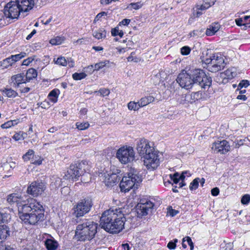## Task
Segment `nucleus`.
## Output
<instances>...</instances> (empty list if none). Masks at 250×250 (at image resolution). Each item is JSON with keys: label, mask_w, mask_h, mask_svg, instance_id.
<instances>
[{"label": "nucleus", "mask_w": 250, "mask_h": 250, "mask_svg": "<svg viewBox=\"0 0 250 250\" xmlns=\"http://www.w3.org/2000/svg\"><path fill=\"white\" fill-rule=\"evenodd\" d=\"M125 218L120 209L104 211L100 218L101 228L110 233H118L124 228Z\"/></svg>", "instance_id": "obj_1"}, {"label": "nucleus", "mask_w": 250, "mask_h": 250, "mask_svg": "<svg viewBox=\"0 0 250 250\" xmlns=\"http://www.w3.org/2000/svg\"><path fill=\"white\" fill-rule=\"evenodd\" d=\"M29 202V206L20 208L19 217L26 224L35 225L38 222L44 220V210L36 199H30Z\"/></svg>", "instance_id": "obj_2"}, {"label": "nucleus", "mask_w": 250, "mask_h": 250, "mask_svg": "<svg viewBox=\"0 0 250 250\" xmlns=\"http://www.w3.org/2000/svg\"><path fill=\"white\" fill-rule=\"evenodd\" d=\"M137 150L144 158V165L148 169H155L159 164L158 152L151 146L149 142L144 138L137 143Z\"/></svg>", "instance_id": "obj_3"}, {"label": "nucleus", "mask_w": 250, "mask_h": 250, "mask_svg": "<svg viewBox=\"0 0 250 250\" xmlns=\"http://www.w3.org/2000/svg\"><path fill=\"white\" fill-rule=\"evenodd\" d=\"M97 229V223L89 219H83L77 226L75 236L79 241L91 240L96 234Z\"/></svg>", "instance_id": "obj_4"}, {"label": "nucleus", "mask_w": 250, "mask_h": 250, "mask_svg": "<svg viewBox=\"0 0 250 250\" xmlns=\"http://www.w3.org/2000/svg\"><path fill=\"white\" fill-rule=\"evenodd\" d=\"M127 176H124L120 183L121 191L126 192L129 191L136 183L142 181V177L139 172L135 168L130 167L127 173Z\"/></svg>", "instance_id": "obj_5"}, {"label": "nucleus", "mask_w": 250, "mask_h": 250, "mask_svg": "<svg viewBox=\"0 0 250 250\" xmlns=\"http://www.w3.org/2000/svg\"><path fill=\"white\" fill-rule=\"evenodd\" d=\"M87 171H90V168L86 161L77 162L70 166L67 172L64 174L63 178L65 179L76 181L83 172H85Z\"/></svg>", "instance_id": "obj_6"}, {"label": "nucleus", "mask_w": 250, "mask_h": 250, "mask_svg": "<svg viewBox=\"0 0 250 250\" xmlns=\"http://www.w3.org/2000/svg\"><path fill=\"white\" fill-rule=\"evenodd\" d=\"M190 75L193 85L197 84L204 89L208 88L211 84V77L207 76L201 69H190Z\"/></svg>", "instance_id": "obj_7"}, {"label": "nucleus", "mask_w": 250, "mask_h": 250, "mask_svg": "<svg viewBox=\"0 0 250 250\" xmlns=\"http://www.w3.org/2000/svg\"><path fill=\"white\" fill-rule=\"evenodd\" d=\"M93 206V203L91 198L87 197L81 199L74 205L73 214L77 218L82 217L91 210Z\"/></svg>", "instance_id": "obj_8"}, {"label": "nucleus", "mask_w": 250, "mask_h": 250, "mask_svg": "<svg viewBox=\"0 0 250 250\" xmlns=\"http://www.w3.org/2000/svg\"><path fill=\"white\" fill-rule=\"evenodd\" d=\"M204 62L208 64V71L211 72H216L225 67V63L224 59L221 54L217 53L207 58Z\"/></svg>", "instance_id": "obj_9"}, {"label": "nucleus", "mask_w": 250, "mask_h": 250, "mask_svg": "<svg viewBox=\"0 0 250 250\" xmlns=\"http://www.w3.org/2000/svg\"><path fill=\"white\" fill-rule=\"evenodd\" d=\"M191 76L190 69H184L178 74L176 81L182 88L188 90L193 86Z\"/></svg>", "instance_id": "obj_10"}, {"label": "nucleus", "mask_w": 250, "mask_h": 250, "mask_svg": "<svg viewBox=\"0 0 250 250\" xmlns=\"http://www.w3.org/2000/svg\"><path fill=\"white\" fill-rule=\"evenodd\" d=\"M4 13L6 17L11 19H17L20 16L24 18L27 15L21 12L16 1L8 2L4 7Z\"/></svg>", "instance_id": "obj_11"}, {"label": "nucleus", "mask_w": 250, "mask_h": 250, "mask_svg": "<svg viewBox=\"0 0 250 250\" xmlns=\"http://www.w3.org/2000/svg\"><path fill=\"white\" fill-rule=\"evenodd\" d=\"M135 153L133 148L131 146H123L117 152L116 157L122 164H127L134 159Z\"/></svg>", "instance_id": "obj_12"}, {"label": "nucleus", "mask_w": 250, "mask_h": 250, "mask_svg": "<svg viewBox=\"0 0 250 250\" xmlns=\"http://www.w3.org/2000/svg\"><path fill=\"white\" fill-rule=\"evenodd\" d=\"M46 188L44 183L42 181L32 182L27 187L26 192L34 197L41 195Z\"/></svg>", "instance_id": "obj_13"}, {"label": "nucleus", "mask_w": 250, "mask_h": 250, "mask_svg": "<svg viewBox=\"0 0 250 250\" xmlns=\"http://www.w3.org/2000/svg\"><path fill=\"white\" fill-rule=\"evenodd\" d=\"M154 204L146 199H141L136 206L137 213L139 216H146L152 209Z\"/></svg>", "instance_id": "obj_14"}, {"label": "nucleus", "mask_w": 250, "mask_h": 250, "mask_svg": "<svg viewBox=\"0 0 250 250\" xmlns=\"http://www.w3.org/2000/svg\"><path fill=\"white\" fill-rule=\"evenodd\" d=\"M202 97V94L200 91L183 95L180 98V103L183 104L188 103L192 104L194 103L195 101L201 99Z\"/></svg>", "instance_id": "obj_15"}, {"label": "nucleus", "mask_w": 250, "mask_h": 250, "mask_svg": "<svg viewBox=\"0 0 250 250\" xmlns=\"http://www.w3.org/2000/svg\"><path fill=\"white\" fill-rule=\"evenodd\" d=\"M212 149L217 152L225 154L230 149V146L228 141L223 140L221 141H217L212 144Z\"/></svg>", "instance_id": "obj_16"}, {"label": "nucleus", "mask_w": 250, "mask_h": 250, "mask_svg": "<svg viewBox=\"0 0 250 250\" xmlns=\"http://www.w3.org/2000/svg\"><path fill=\"white\" fill-rule=\"evenodd\" d=\"M43 242L47 250H56L59 246L58 241L49 234H44Z\"/></svg>", "instance_id": "obj_17"}, {"label": "nucleus", "mask_w": 250, "mask_h": 250, "mask_svg": "<svg viewBox=\"0 0 250 250\" xmlns=\"http://www.w3.org/2000/svg\"><path fill=\"white\" fill-rule=\"evenodd\" d=\"M16 1L23 14L31 10L34 5L33 0H17Z\"/></svg>", "instance_id": "obj_18"}, {"label": "nucleus", "mask_w": 250, "mask_h": 250, "mask_svg": "<svg viewBox=\"0 0 250 250\" xmlns=\"http://www.w3.org/2000/svg\"><path fill=\"white\" fill-rule=\"evenodd\" d=\"M32 199L33 198H29L25 195H22L21 194H19V199L17 204L18 212H19L20 208H22L24 206H29V200Z\"/></svg>", "instance_id": "obj_19"}, {"label": "nucleus", "mask_w": 250, "mask_h": 250, "mask_svg": "<svg viewBox=\"0 0 250 250\" xmlns=\"http://www.w3.org/2000/svg\"><path fill=\"white\" fill-rule=\"evenodd\" d=\"M10 230L8 227L5 225L0 226V241L2 243L10 236Z\"/></svg>", "instance_id": "obj_20"}, {"label": "nucleus", "mask_w": 250, "mask_h": 250, "mask_svg": "<svg viewBox=\"0 0 250 250\" xmlns=\"http://www.w3.org/2000/svg\"><path fill=\"white\" fill-rule=\"evenodd\" d=\"M220 28V25L218 23H212L206 30V34L208 36H212L219 30Z\"/></svg>", "instance_id": "obj_21"}, {"label": "nucleus", "mask_w": 250, "mask_h": 250, "mask_svg": "<svg viewBox=\"0 0 250 250\" xmlns=\"http://www.w3.org/2000/svg\"><path fill=\"white\" fill-rule=\"evenodd\" d=\"M11 81L17 86H19L20 84L26 83L27 82L23 79V75L21 73L13 76L11 77Z\"/></svg>", "instance_id": "obj_22"}, {"label": "nucleus", "mask_w": 250, "mask_h": 250, "mask_svg": "<svg viewBox=\"0 0 250 250\" xmlns=\"http://www.w3.org/2000/svg\"><path fill=\"white\" fill-rule=\"evenodd\" d=\"M51 181L50 186L51 189L57 188L62 185V179L56 176H53L51 178Z\"/></svg>", "instance_id": "obj_23"}, {"label": "nucleus", "mask_w": 250, "mask_h": 250, "mask_svg": "<svg viewBox=\"0 0 250 250\" xmlns=\"http://www.w3.org/2000/svg\"><path fill=\"white\" fill-rule=\"evenodd\" d=\"M154 99V98L151 96L142 98L140 100L138 101L140 108L153 102Z\"/></svg>", "instance_id": "obj_24"}, {"label": "nucleus", "mask_w": 250, "mask_h": 250, "mask_svg": "<svg viewBox=\"0 0 250 250\" xmlns=\"http://www.w3.org/2000/svg\"><path fill=\"white\" fill-rule=\"evenodd\" d=\"M60 91L58 89L51 90L48 95V99L53 103L57 102Z\"/></svg>", "instance_id": "obj_25"}, {"label": "nucleus", "mask_w": 250, "mask_h": 250, "mask_svg": "<svg viewBox=\"0 0 250 250\" xmlns=\"http://www.w3.org/2000/svg\"><path fill=\"white\" fill-rule=\"evenodd\" d=\"M215 3V1L211 0H207V1H203V3L197 6V8L198 10H205L209 8L211 6L213 5Z\"/></svg>", "instance_id": "obj_26"}, {"label": "nucleus", "mask_w": 250, "mask_h": 250, "mask_svg": "<svg viewBox=\"0 0 250 250\" xmlns=\"http://www.w3.org/2000/svg\"><path fill=\"white\" fill-rule=\"evenodd\" d=\"M19 199L18 193H12L9 194L7 198V202L11 205L16 204L17 206L18 201Z\"/></svg>", "instance_id": "obj_27"}, {"label": "nucleus", "mask_w": 250, "mask_h": 250, "mask_svg": "<svg viewBox=\"0 0 250 250\" xmlns=\"http://www.w3.org/2000/svg\"><path fill=\"white\" fill-rule=\"evenodd\" d=\"M106 35V32L103 28L99 29L97 31H94L93 32V36L98 40L104 39Z\"/></svg>", "instance_id": "obj_28"}, {"label": "nucleus", "mask_w": 250, "mask_h": 250, "mask_svg": "<svg viewBox=\"0 0 250 250\" xmlns=\"http://www.w3.org/2000/svg\"><path fill=\"white\" fill-rule=\"evenodd\" d=\"M1 91L3 95L8 98H15L18 95V93L11 88H4Z\"/></svg>", "instance_id": "obj_29"}, {"label": "nucleus", "mask_w": 250, "mask_h": 250, "mask_svg": "<svg viewBox=\"0 0 250 250\" xmlns=\"http://www.w3.org/2000/svg\"><path fill=\"white\" fill-rule=\"evenodd\" d=\"M37 76V72L34 68L29 69L26 72V81L29 82L33 78H35Z\"/></svg>", "instance_id": "obj_30"}, {"label": "nucleus", "mask_w": 250, "mask_h": 250, "mask_svg": "<svg viewBox=\"0 0 250 250\" xmlns=\"http://www.w3.org/2000/svg\"><path fill=\"white\" fill-rule=\"evenodd\" d=\"M90 171H87L85 172H83V174L80 176H81V181L83 183H87L91 181V176L89 173Z\"/></svg>", "instance_id": "obj_31"}, {"label": "nucleus", "mask_w": 250, "mask_h": 250, "mask_svg": "<svg viewBox=\"0 0 250 250\" xmlns=\"http://www.w3.org/2000/svg\"><path fill=\"white\" fill-rule=\"evenodd\" d=\"M109 63V61L108 60H105L104 61H102L97 63L94 65L95 70L96 71H99L104 66H107Z\"/></svg>", "instance_id": "obj_32"}, {"label": "nucleus", "mask_w": 250, "mask_h": 250, "mask_svg": "<svg viewBox=\"0 0 250 250\" xmlns=\"http://www.w3.org/2000/svg\"><path fill=\"white\" fill-rule=\"evenodd\" d=\"M120 179L116 174H111L108 179L107 183L110 186L116 184L119 181Z\"/></svg>", "instance_id": "obj_33"}, {"label": "nucleus", "mask_w": 250, "mask_h": 250, "mask_svg": "<svg viewBox=\"0 0 250 250\" xmlns=\"http://www.w3.org/2000/svg\"><path fill=\"white\" fill-rule=\"evenodd\" d=\"M26 55V53L25 52H21L20 54H16L15 55H11L10 57L12 60V62L14 63L15 62L19 61L21 59L25 57Z\"/></svg>", "instance_id": "obj_34"}, {"label": "nucleus", "mask_w": 250, "mask_h": 250, "mask_svg": "<svg viewBox=\"0 0 250 250\" xmlns=\"http://www.w3.org/2000/svg\"><path fill=\"white\" fill-rule=\"evenodd\" d=\"M246 140L250 141L248 138H245L244 139H236L233 142L232 146L235 148H239L240 146L244 144Z\"/></svg>", "instance_id": "obj_35"}, {"label": "nucleus", "mask_w": 250, "mask_h": 250, "mask_svg": "<svg viewBox=\"0 0 250 250\" xmlns=\"http://www.w3.org/2000/svg\"><path fill=\"white\" fill-rule=\"evenodd\" d=\"M142 6V4L141 2H133L130 3L126 7V9H128L130 10L132 9L138 10L141 8Z\"/></svg>", "instance_id": "obj_36"}, {"label": "nucleus", "mask_w": 250, "mask_h": 250, "mask_svg": "<svg viewBox=\"0 0 250 250\" xmlns=\"http://www.w3.org/2000/svg\"><path fill=\"white\" fill-rule=\"evenodd\" d=\"M64 40V37L58 36L54 39H52L50 41V43L52 45H59L63 42Z\"/></svg>", "instance_id": "obj_37"}, {"label": "nucleus", "mask_w": 250, "mask_h": 250, "mask_svg": "<svg viewBox=\"0 0 250 250\" xmlns=\"http://www.w3.org/2000/svg\"><path fill=\"white\" fill-rule=\"evenodd\" d=\"M127 106L129 110H133L134 111L138 110L140 108L138 102L137 103L132 101L130 102L128 104Z\"/></svg>", "instance_id": "obj_38"}, {"label": "nucleus", "mask_w": 250, "mask_h": 250, "mask_svg": "<svg viewBox=\"0 0 250 250\" xmlns=\"http://www.w3.org/2000/svg\"><path fill=\"white\" fill-rule=\"evenodd\" d=\"M54 61L56 64L60 65L66 66L67 64V61L63 57H60L58 58L57 60L54 59Z\"/></svg>", "instance_id": "obj_39"}, {"label": "nucleus", "mask_w": 250, "mask_h": 250, "mask_svg": "<svg viewBox=\"0 0 250 250\" xmlns=\"http://www.w3.org/2000/svg\"><path fill=\"white\" fill-rule=\"evenodd\" d=\"M87 75L84 72L75 73L72 75V78L74 80H81L86 77Z\"/></svg>", "instance_id": "obj_40"}, {"label": "nucleus", "mask_w": 250, "mask_h": 250, "mask_svg": "<svg viewBox=\"0 0 250 250\" xmlns=\"http://www.w3.org/2000/svg\"><path fill=\"white\" fill-rule=\"evenodd\" d=\"M13 63L12 60L9 57L2 61L1 66L4 68H7L9 66H11Z\"/></svg>", "instance_id": "obj_41"}, {"label": "nucleus", "mask_w": 250, "mask_h": 250, "mask_svg": "<svg viewBox=\"0 0 250 250\" xmlns=\"http://www.w3.org/2000/svg\"><path fill=\"white\" fill-rule=\"evenodd\" d=\"M77 128L79 130H85L88 128L89 124L88 122L80 123L77 122L76 124Z\"/></svg>", "instance_id": "obj_42"}, {"label": "nucleus", "mask_w": 250, "mask_h": 250, "mask_svg": "<svg viewBox=\"0 0 250 250\" xmlns=\"http://www.w3.org/2000/svg\"><path fill=\"white\" fill-rule=\"evenodd\" d=\"M111 32L112 36L114 37L119 35L121 38H122L124 35L123 31L122 30L119 31L118 27L112 29Z\"/></svg>", "instance_id": "obj_43"}, {"label": "nucleus", "mask_w": 250, "mask_h": 250, "mask_svg": "<svg viewBox=\"0 0 250 250\" xmlns=\"http://www.w3.org/2000/svg\"><path fill=\"white\" fill-rule=\"evenodd\" d=\"M34 151L32 149H29L28 151L23 155L22 158L24 161L29 160L31 157L33 156Z\"/></svg>", "instance_id": "obj_44"}, {"label": "nucleus", "mask_w": 250, "mask_h": 250, "mask_svg": "<svg viewBox=\"0 0 250 250\" xmlns=\"http://www.w3.org/2000/svg\"><path fill=\"white\" fill-rule=\"evenodd\" d=\"M199 178H195L192 181V182L190 183L189 186V189L191 190L196 189L198 188L199 186Z\"/></svg>", "instance_id": "obj_45"}, {"label": "nucleus", "mask_w": 250, "mask_h": 250, "mask_svg": "<svg viewBox=\"0 0 250 250\" xmlns=\"http://www.w3.org/2000/svg\"><path fill=\"white\" fill-rule=\"evenodd\" d=\"M191 51L190 48L188 46H184L181 48V53L183 55H188Z\"/></svg>", "instance_id": "obj_46"}, {"label": "nucleus", "mask_w": 250, "mask_h": 250, "mask_svg": "<svg viewBox=\"0 0 250 250\" xmlns=\"http://www.w3.org/2000/svg\"><path fill=\"white\" fill-rule=\"evenodd\" d=\"M250 201V195L245 194L241 198V202L243 205H247Z\"/></svg>", "instance_id": "obj_47"}, {"label": "nucleus", "mask_w": 250, "mask_h": 250, "mask_svg": "<svg viewBox=\"0 0 250 250\" xmlns=\"http://www.w3.org/2000/svg\"><path fill=\"white\" fill-rule=\"evenodd\" d=\"M178 242L177 239H174L172 241H170L167 244V248L170 250H174L176 247V243Z\"/></svg>", "instance_id": "obj_48"}, {"label": "nucleus", "mask_w": 250, "mask_h": 250, "mask_svg": "<svg viewBox=\"0 0 250 250\" xmlns=\"http://www.w3.org/2000/svg\"><path fill=\"white\" fill-rule=\"evenodd\" d=\"M250 85V82L247 80H243L240 81V83L238 84V88H242L243 87L246 88Z\"/></svg>", "instance_id": "obj_49"}, {"label": "nucleus", "mask_w": 250, "mask_h": 250, "mask_svg": "<svg viewBox=\"0 0 250 250\" xmlns=\"http://www.w3.org/2000/svg\"><path fill=\"white\" fill-rule=\"evenodd\" d=\"M170 177L171 180L173 182V184L177 185L180 182V179L178 178V173L176 172L173 175L170 174Z\"/></svg>", "instance_id": "obj_50"}, {"label": "nucleus", "mask_w": 250, "mask_h": 250, "mask_svg": "<svg viewBox=\"0 0 250 250\" xmlns=\"http://www.w3.org/2000/svg\"><path fill=\"white\" fill-rule=\"evenodd\" d=\"M161 77V74L158 73L156 75H155L153 78V80L154 81V83L155 85H159L160 84V83L161 82L162 80L160 79Z\"/></svg>", "instance_id": "obj_51"}, {"label": "nucleus", "mask_w": 250, "mask_h": 250, "mask_svg": "<svg viewBox=\"0 0 250 250\" xmlns=\"http://www.w3.org/2000/svg\"><path fill=\"white\" fill-rule=\"evenodd\" d=\"M202 32V29L193 30L189 34V36L190 37H198Z\"/></svg>", "instance_id": "obj_52"}, {"label": "nucleus", "mask_w": 250, "mask_h": 250, "mask_svg": "<svg viewBox=\"0 0 250 250\" xmlns=\"http://www.w3.org/2000/svg\"><path fill=\"white\" fill-rule=\"evenodd\" d=\"M98 92L100 93L101 96L104 97L108 95L110 93V91L107 88H101L98 91Z\"/></svg>", "instance_id": "obj_53"}, {"label": "nucleus", "mask_w": 250, "mask_h": 250, "mask_svg": "<svg viewBox=\"0 0 250 250\" xmlns=\"http://www.w3.org/2000/svg\"><path fill=\"white\" fill-rule=\"evenodd\" d=\"M186 185V183L184 181H181V182L179 183V186H173V184H172L173 188H172V191L174 192H178V190L177 189V188H181L183 187L184 186H185Z\"/></svg>", "instance_id": "obj_54"}, {"label": "nucleus", "mask_w": 250, "mask_h": 250, "mask_svg": "<svg viewBox=\"0 0 250 250\" xmlns=\"http://www.w3.org/2000/svg\"><path fill=\"white\" fill-rule=\"evenodd\" d=\"M13 126V122L12 120L8 121L7 122L2 124L1 125V127L3 129L8 128L11 126Z\"/></svg>", "instance_id": "obj_55"}, {"label": "nucleus", "mask_w": 250, "mask_h": 250, "mask_svg": "<svg viewBox=\"0 0 250 250\" xmlns=\"http://www.w3.org/2000/svg\"><path fill=\"white\" fill-rule=\"evenodd\" d=\"M134 54H135V52H133L131 53L130 55L127 58L128 62H139V59L138 58L133 56Z\"/></svg>", "instance_id": "obj_56"}, {"label": "nucleus", "mask_w": 250, "mask_h": 250, "mask_svg": "<svg viewBox=\"0 0 250 250\" xmlns=\"http://www.w3.org/2000/svg\"><path fill=\"white\" fill-rule=\"evenodd\" d=\"M178 83L177 81L175 82L174 81H169L168 84H169V86H168V88H169V90L172 91H175V87L176 86H177V84Z\"/></svg>", "instance_id": "obj_57"}, {"label": "nucleus", "mask_w": 250, "mask_h": 250, "mask_svg": "<svg viewBox=\"0 0 250 250\" xmlns=\"http://www.w3.org/2000/svg\"><path fill=\"white\" fill-rule=\"evenodd\" d=\"M84 69L85 72L90 74L92 73L94 71H95L94 65H89L87 67H85Z\"/></svg>", "instance_id": "obj_58"}, {"label": "nucleus", "mask_w": 250, "mask_h": 250, "mask_svg": "<svg viewBox=\"0 0 250 250\" xmlns=\"http://www.w3.org/2000/svg\"><path fill=\"white\" fill-rule=\"evenodd\" d=\"M13 138L15 141H19L23 139V137L22 134L21 132H19L15 133L13 136Z\"/></svg>", "instance_id": "obj_59"}, {"label": "nucleus", "mask_w": 250, "mask_h": 250, "mask_svg": "<svg viewBox=\"0 0 250 250\" xmlns=\"http://www.w3.org/2000/svg\"><path fill=\"white\" fill-rule=\"evenodd\" d=\"M186 241L187 242L188 245L190 246V250H193L194 249V244L191 238L188 236L186 237Z\"/></svg>", "instance_id": "obj_60"}, {"label": "nucleus", "mask_w": 250, "mask_h": 250, "mask_svg": "<svg viewBox=\"0 0 250 250\" xmlns=\"http://www.w3.org/2000/svg\"><path fill=\"white\" fill-rule=\"evenodd\" d=\"M107 15V13L105 12H102L99 14H98L97 15V16H96L95 19H94V21H99V20H100V19L103 17V16H106Z\"/></svg>", "instance_id": "obj_61"}, {"label": "nucleus", "mask_w": 250, "mask_h": 250, "mask_svg": "<svg viewBox=\"0 0 250 250\" xmlns=\"http://www.w3.org/2000/svg\"><path fill=\"white\" fill-rule=\"evenodd\" d=\"M34 59L31 57L28 58L23 61L22 64L24 65H28Z\"/></svg>", "instance_id": "obj_62"}, {"label": "nucleus", "mask_w": 250, "mask_h": 250, "mask_svg": "<svg viewBox=\"0 0 250 250\" xmlns=\"http://www.w3.org/2000/svg\"><path fill=\"white\" fill-rule=\"evenodd\" d=\"M179 213V211L177 210L174 209L172 208H169L168 213L171 216H174Z\"/></svg>", "instance_id": "obj_63"}, {"label": "nucleus", "mask_w": 250, "mask_h": 250, "mask_svg": "<svg viewBox=\"0 0 250 250\" xmlns=\"http://www.w3.org/2000/svg\"><path fill=\"white\" fill-rule=\"evenodd\" d=\"M211 193L212 196H217L219 194V189L217 187L213 188L211 190Z\"/></svg>", "instance_id": "obj_64"}]
</instances>
